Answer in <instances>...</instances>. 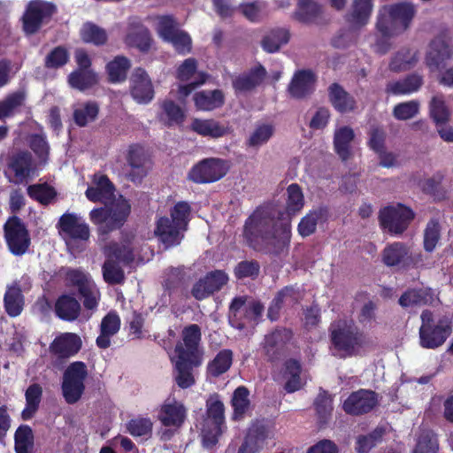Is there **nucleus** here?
Returning <instances> with one entry per match:
<instances>
[{
	"mask_svg": "<svg viewBox=\"0 0 453 453\" xmlns=\"http://www.w3.org/2000/svg\"><path fill=\"white\" fill-rule=\"evenodd\" d=\"M287 212L275 220L266 209L257 210L246 221L243 235L254 249L279 253L289 243L290 216L302 210L304 197L300 187L291 184L287 188Z\"/></svg>",
	"mask_w": 453,
	"mask_h": 453,
	"instance_id": "nucleus-1",
	"label": "nucleus"
},
{
	"mask_svg": "<svg viewBox=\"0 0 453 453\" xmlns=\"http://www.w3.org/2000/svg\"><path fill=\"white\" fill-rule=\"evenodd\" d=\"M114 187L110 180L103 174H95L86 190V196L91 202L110 203L105 208L95 209L90 212V219L98 226L102 233L120 227L130 212L128 202L119 196L115 197Z\"/></svg>",
	"mask_w": 453,
	"mask_h": 453,
	"instance_id": "nucleus-2",
	"label": "nucleus"
},
{
	"mask_svg": "<svg viewBox=\"0 0 453 453\" xmlns=\"http://www.w3.org/2000/svg\"><path fill=\"white\" fill-rule=\"evenodd\" d=\"M416 14L415 6L408 2L385 4L379 10L376 29L386 37L403 34Z\"/></svg>",
	"mask_w": 453,
	"mask_h": 453,
	"instance_id": "nucleus-3",
	"label": "nucleus"
},
{
	"mask_svg": "<svg viewBox=\"0 0 453 453\" xmlns=\"http://www.w3.org/2000/svg\"><path fill=\"white\" fill-rule=\"evenodd\" d=\"M426 63L430 71L438 76L441 83L447 86L453 84L451 38L449 35H440L431 42Z\"/></svg>",
	"mask_w": 453,
	"mask_h": 453,
	"instance_id": "nucleus-4",
	"label": "nucleus"
},
{
	"mask_svg": "<svg viewBox=\"0 0 453 453\" xmlns=\"http://www.w3.org/2000/svg\"><path fill=\"white\" fill-rule=\"evenodd\" d=\"M331 342L335 356L355 354L364 343V338L351 320L340 319L331 326Z\"/></svg>",
	"mask_w": 453,
	"mask_h": 453,
	"instance_id": "nucleus-5",
	"label": "nucleus"
},
{
	"mask_svg": "<svg viewBox=\"0 0 453 453\" xmlns=\"http://www.w3.org/2000/svg\"><path fill=\"white\" fill-rule=\"evenodd\" d=\"M224 404L216 394L206 401V418L201 427L203 445L206 448L214 446L224 432L225 426Z\"/></svg>",
	"mask_w": 453,
	"mask_h": 453,
	"instance_id": "nucleus-6",
	"label": "nucleus"
},
{
	"mask_svg": "<svg viewBox=\"0 0 453 453\" xmlns=\"http://www.w3.org/2000/svg\"><path fill=\"white\" fill-rule=\"evenodd\" d=\"M421 326L419 328V343L425 349H435L441 346L451 334V319H440L434 321L429 311L421 314Z\"/></svg>",
	"mask_w": 453,
	"mask_h": 453,
	"instance_id": "nucleus-7",
	"label": "nucleus"
},
{
	"mask_svg": "<svg viewBox=\"0 0 453 453\" xmlns=\"http://www.w3.org/2000/svg\"><path fill=\"white\" fill-rule=\"evenodd\" d=\"M88 376L83 362H73L65 370L61 383L62 395L68 404L76 403L85 391V381Z\"/></svg>",
	"mask_w": 453,
	"mask_h": 453,
	"instance_id": "nucleus-8",
	"label": "nucleus"
},
{
	"mask_svg": "<svg viewBox=\"0 0 453 453\" xmlns=\"http://www.w3.org/2000/svg\"><path fill=\"white\" fill-rule=\"evenodd\" d=\"M106 261L103 266V276L110 284H119L124 280L121 265L133 260L134 255L129 242L113 244L106 250Z\"/></svg>",
	"mask_w": 453,
	"mask_h": 453,
	"instance_id": "nucleus-9",
	"label": "nucleus"
},
{
	"mask_svg": "<svg viewBox=\"0 0 453 453\" xmlns=\"http://www.w3.org/2000/svg\"><path fill=\"white\" fill-rule=\"evenodd\" d=\"M422 261V255L403 242H393L385 247L382 262L389 267L407 268Z\"/></svg>",
	"mask_w": 453,
	"mask_h": 453,
	"instance_id": "nucleus-10",
	"label": "nucleus"
},
{
	"mask_svg": "<svg viewBox=\"0 0 453 453\" xmlns=\"http://www.w3.org/2000/svg\"><path fill=\"white\" fill-rule=\"evenodd\" d=\"M413 218V211L401 203L387 206L380 211L381 226L392 234H402Z\"/></svg>",
	"mask_w": 453,
	"mask_h": 453,
	"instance_id": "nucleus-11",
	"label": "nucleus"
},
{
	"mask_svg": "<svg viewBox=\"0 0 453 453\" xmlns=\"http://www.w3.org/2000/svg\"><path fill=\"white\" fill-rule=\"evenodd\" d=\"M4 174L9 181L20 184L35 175V166L30 153L20 151L13 153L8 159Z\"/></svg>",
	"mask_w": 453,
	"mask_h": 453,
	"instance_id": "nucleus-12",
	"label": "nucleus"
},
{
	"mask_svg": "<svg viewBox=\"0 0 453 453\" xmlns=\"http://www.w3.org/2000/svg\"><path fill=\"white\" fill-rule=\"evenodd\" d=\"M59 234L68 249L73 252L76 241H85L89 237V229L83 219L75 213H65L58 221Z\"/></svg>",
	"mask_w": 453,
	"mask_h": 453,
	"instance_id": "nucleus-13",
	"label": "nucleus"
},
{
	"mask_svg": "<svg viewBox=\"0 0 453 453\" xmlns=\"http://www.w3.org/2000/svg\"><path fill=\"white\" fill-rule=\"evenodd\" d=\"M196 61L194 58H187L177 69L176 77L180 82L187 84L180 85L178 88V98L184 99L196 87L205 83L207 74L196 70Z\"/></svg>",
	"mask_w": 453,
	"mask_h": 453,
	"instance_id": "nucleus-14",
	"label": "nucleus"
},
{
	"mask_svg": "<svg viewBox=\"0 0 453 453\" xmlns=\"http://www.w3.org/2000/svg\"><path fill=\"white\" fill-rule=\"evenodd\" d=\"M66 280L71 285L78 288L84 298L85 308L94 310L97 307L100 293L88 274L80 270H70L66 273Z\"/></svg>",
	"mask_w": 453,
	"mask_h": 453,
	"instance_id": "nucleus-15",
	"label": "nucleus"
},
{
	"mask_svg": "<svg viewBox=\"0 0 453 453\" xmlns=\"http://www.w3.org/2000/svg\"><path fill=\"white\" fill-rule=\"evenodd\" d=\"M200 340L201 332L197 325L185 327L182 330L181 341L176 344L173 356L203 361V353L199 347Z\"/></svg>",
	"mask_w": 453,
	"mask_h": 453,
	"instance_id": "nucleus-16",
	"label": "nucleus"
},
{
	"mask_svg": "<svg viewBox=\"0 0 453 453\" xmlns=\"http://www.w3.org/2000/svg\"><path fill=\"white\" fill-rule=\"evenodd\" d=\"M430 116L434 120L440 136L446 142H453L450 126L451 111L442 96H435L430 102Z\"/></svg>",
	"mask_w": 453,
	"mask_h": 453,
	"instance_id": "nucleus-17",
	"label": "nucleus"
},
{
	"mask_svg": "<svg viewBox=\"0 0 453 453\" xmlns=\"http://www.w3.org/2000/svg\"><path fill=\"white\" fill-rule=\"evenodd\" d=\"M188 409L181 401L167 397L158 407L157 418L166 427L180 428L185 422Z\"/></svg>",
	"mask_w": 453,
	"mask_h": 453,
	"instance_id": "nucleus-18",
	"label": "nucleus"
},
{
	"mask_svg": "<svg viewBox=\"0 0 453 453\" xmlns=\"http://www.w3.org/2000/svg\"><path fill=\"white\" fill-rule=\"evenodd\" d=\"M227 172L226 163L218 158H208L196 165L189 172L188 177L196 183L217 181Z\"/></svg>",
	"mask_w": 453,
	"mask_h": 453,
	"instance_id": "nucleus-19",
	"label": "nucleus"
},
{
	"mask_svg": "<svg viewBox=\"0 0 453 453\" xmlns=\"http://www.w3.org/2000/svg\"><path fill=\"white\" fill-rule=\"evenodd\" d=\"M129 92L139 104H148L155 96L154 87L147 72L142 68L133 71L129 79Z\"/></svg>",
	"mask_w": 453,
	"mask_h": 453,
	"instance_id": "nucleus-20",
	"label": "nucleus"
},
{
	"mask_svg": "<svg viewBox=\"0 0 453 453\" xmlns=\"http://www.w3.org/2000/svg\"><path fill=\"white\" fill-rule=\"evenodd\" d=\"M5 239L12 253L24 254L30 243L27 231L18 218L10 219L4 226Z\"/></svg>",
	"mask_w": 453,
	"mask_h": 453,
	"instance_id": "nucleus-21",
	"label": "nucleus"
},
{
	"mask_svg": "<svg viewBox=\"0 0 453 453\" xmlns=\"http://www.w3.org/2000/svg\"><path fill=\"white\" fill-rule=\"evenodd\" d=\"M127 165L124 167L122 174L133 182H140L147 174V157L143 147L134 144L129 146L127 154Z\"/></svg>",
	"mask_w": 453,
	"mask_h": 453,
	"instance_id": "nucleus-22",
	"label": "nucleus"
},
{
	"mask_svg": "<svg viewBox=\"0 0 453 453\" xmlns=\"http://www.w3.org/2000/svg\"><path fill=\"white\" fill-rule=\"evenodd\" d=\"M54 12V6L47 2L35 0L29 3L23 16V27L27 34H34L42 20Z\"/></svg>",
	"mask_w": 453,
	"mask_h": 453,
	"instance_id": "nucleus-23",
	"label": "nucleus"
},
{
	"mask_svg": "<svg viewBox=\"0 0 453 453\" xmlns=\"http://www.w3.org/2000/svg\"><path fill=\"white\" fill-rule=\"evenodd\" d=\"M377 403L374 392L362 389L350 394L343 402L342 408L348 414L359 415L372 410Z\"/></svg>",
	"mask_w": 453,
	"mask_h": 453,
	"instance_id": "nucleus-24",
	"label": "nucleus"
},
{
	"mask_svg": "<svg viewBox=\"0 0 453 453\" xmlns=\"http://www.w3.org/2000/svg\"><path fill=\"white\" fill-rule=\"evenodd\" d=\"M356 134L349 126H339L334 132V149L342 161L350 159L354 155Z\"/></svg>",
	"mask_w": 453,
	"mask_h": 453,
	"instance_id": "nucleus-25",
	"label": "nucleus"
},
{
	"mask_svg": "<svg viewBox=\"0 0 453 453\" xmlns=\"http://www.w3.org/2000/svg\"><path fill=\"white\" fill-rule=\"evenodd\" d=\"M281 376L284 380V389L288 393L298 391L306 384L301 364L296 358H289L284 362Z\"/></svg>",
	"mask_w": 453,
	"mask_h": 453,
	"instance_id": "nucleus-26",
	"label": "nucleus"
},
{
	"mask_svg": "<svg viewBox=\"0 0 453 453\" xmlns=\"http://www.w3.org/2000/svg\"><path fill=\"white\" fill-rule=\"evenodd\" d=\"M171 360L175 369V381L181 388H188L196 382L193 368L199 366L203 361H194L189 358H181L180 357L172 356Z\"/></svg>",
	"mask_w": 453,
	"mask_h": 453,
	"instance_id": "nucleus-27",
	"label": "nucleus"
},
{
	"mask_svg": "<svg viewBox=\"0 0 453 453\" xmlns=\"http://www.w3.org/2000/svg\"><path fill=\"white\" fill-rule=\"evenodd\" d=\"M81 347V338L73 333H64L57 336L50 346V351L58 357H70Z\"/></svg>",
	"mask_w": 453,
	"mask_h": 453,
	"instance_id": "nucleus-28",
	"label": "nucleus"
},
{
	"mask_svg": "<svg viewBox=\"0 0 453 453\" xmlns=\"http://www.w3.org/2000/svg\"><path fill=\"white\" fill-rule=\"evenodd\" d=\"M374 0H352L349 7V20L354 29L366 26L372 17Z\"/></svg>",
	"mask_w": 453,
	"mask_h": 453,
	"instance_id": "nucleus-29",
	"label": "nucleus"
},
{
	"mask_svg": "<svg viewBox=\"0 0 453 453\" xmlns=\"http://www.w3.org/2000/svg\"><path fill=\"white\" fill-rule=\"evenodd\" d=\"M157 118L162 125L173 127L183 123L186 113L184 110L173 100L165 99L159 104Z\"/></svg>",
	"mask_w": 453,
	"mask_h": 453,
	"instance_id": "nucleus-30",
	"label": "nucleus"
},
{
	"mask_svg": "<svg viewBox=\"0 0 453 453\" xmlns=\"http://www.w3.org/2000/svg\"><path fill=\"white\" fill-rule=\"evenodd\" d=\"M190 128L199 135L211 138H219L230 132L226 125L212 119H194Z\"/></svg>",
	"mask_w": 453,
	"mask_h": 453,
	"instance_id": "nucleus-31",
	"label": "nucleus"
},
{
	"mask_svg": "<svg viewBox=\"0 0 453 453\" xmlns=\"http://www.w3.org/2000/svg\"><path fill=\"white\" fill-rule=\"evenodd\" d=\"M126 42L129 46L136 47L141 50H146L150 48V33L147 28L142 25L138 18L130 19Z\"/></svg>",
	"mask_w": 453,
	"mask_h": 453,
	"instance_id": "nucleus-32",
	"label": "nucleus"
},
{
	"mask_svg": "<svg viewBox=\"0 0 453 453\" xmlns=\"http://www.w3.org/2000/svg\"><path fill=\"white\" fill-rule=\"evenodd\" d=\"M314 82L315 77L312 72L307 70L298 71L295 73L288 86V92L293 97H303L311 92Z\"/></svg>",
	"mask_w": 453,
	"mask_h": 453,
	"instance_id": "nucleus-33",
	"label": "nucleus"
},
{
	"mask_svg": "<svg viewBox=\"0 0 453 453\" xmlns=\"http://www.w3.org/2000/svg\"><path fill=\"white\" fill-rule=\"evenodd\" d=\"M266 74L265 69L257 65L249 73L241 74L233 80V87L236 92H246L258 86Z\"/></svg>",
	"mask_w": 453,
	"mask_h": 453,
	"instance_id": "nucleus-34",
	"label": "nucleus"
},
{
	"mask_svg": "<svg viewBox=\"0 0 453 453\" xmlns=\"http://www.w3.org/2000/svg\"><path fill=\"white\" fill-rule=\"evenodd\" d=\"M182 232L184 231L167 217L158 219L155 231L156 234L166 246L178 244L182 237Z\"/></svg>",
	"mask_w": 453,
	"mask_h": 453,
	"instance_id": "nucleus-35",
	"label": "nucleus"
},
{
	"mask_svg": "<svg viewBox=\"0 0 453 453\" xmlns=\"http://www.w3.org/2000/svg\"><path fill=\"white\" fill-rule=\"evenodd\" d=\"M120 328V319L116 312H109L101 322L100 334L96 339V344L101 349H106L111 344V338Z\"/></svg>",
	"mask_w": 453,
	"mask_h": 453,
	"instance_id": "nucleus-36",
	"label": "nucleus"
},
{
	"mask_svg": "<svg viewBox=\"0 0 453 453\" xmlns=\"http://www.w3.org/2000/svg\"><path fill=\"white\" fill-rule=\"evenodd\" d=\"M434 297V291L427 288L410 289L402 295L399 303L402 307L412 308L433 303Z\"/></svg>",
	"mask_w": 453,
	"mask_h": 453,
	"instance_id": "nucleus-37",
	"label": "nucleus"
},
{
	"mask_svg": "<svg viewBox=\"0 0 453 453\" xmlns=\"http://www.w3.org/2000/svg\"><path fill=\"white\" fill-rule=\"evenodd\" d=\"M328 96L332 105L340 112H348L356 107L355 99L336 83L329 87Z\"/></svg>",
	"mask_w": 453,
	"mask_h": 453,
	"instance_id": "nucleus-38",
	"label": "nucleus"
},
{
	"mask_svg": "<svg viewBox=\"0 0 453 453\" xmlns=\"http://www.w3.org/2000/svg\"><path fill=\"white\" fill-rule=\"evenodd\" d=\"M224 94L221 90L200 91L194 95L195 105L199 111H212L224 104Z\"/></svg>",
	"mask_w": 453,
	"mask_h": 453,
	"instance_id": "nucleus-39",
	"label": "nucleus"
},
{
	"mask_svg": "<svg viewBox=\"0 0 453 453\" xmlns=\"http://www.w3.org/2000/svg\"><path fill=\"white\" fill-rule=\"evenodd\" d=\"M55 311L60 319L72 321L78 318L81 305L74 297L64 295L58 299Z\"/></svg>",
	"mask_w": 453,
	"mask_h": 453,
	"instance_id": "nucleus-40",
	"label": "nucleus"
},
{
	"mask_svg": "<svg viewBox=\"0 0 453 453\" xmlns=\"http://www.w3.org/2000/svg\"><path fill=\"white\" fill-rule=\"evenodd\" d=\"M418 53L415 49L405 48L400 50L390 62V69L395 72L405 71L414 67L418 61Z\"/></svg>",
	"mask_w": 453,
	"mask_h": 453,
	"instance_id": "nucleus-41",
	"label": "nucleus"
},
{
	"mask_svg": "<svg viewBox=\"0 0 453 453\" xmlns=\"http://www.w3.org/2000/svg\"><path fill=\"white\" fill-rule=\"evenodd\" d=\"M422 83L420 75L411 74L403 80L388 83L387 90L394 95H409L418 91Z\"/></svg>",
	"mask_w": 453,
	"mask_h": 453,
	"instance_id": "nucleus-42",
	"label": "nucleus"
},
{
	"mask_svg": "<svg viewBox=\"0 0 453 453\" xmlns=\"http://www.w3.org/2000/svg\"><path fill=\"white\" fill-rule=\"evenodd\" d=\"M4 301L5 311L10 316L16 317L21 313L24 298L19 287L16 283L7 288Z\"/></svg>",
	"mask_w": 453,
	"mask_h": 453,
	"instance_id": "nucleus-43",
	"label": "nucleus"
},
{
	"mask_svg": "<svg viewBox=\"0 0 453 453\" xmlns=\"http://www.w3.org/2000/svg\"><path fill=\"white\" fill-rule=\"evenodd\" d=\"M289 33L286 28H276L269 31L262 41L263 49L269 53L278 51L289 41Z\"/></svg>",
	"mask_w": 453,
	"mask_h": 453,
	"instance_id": "nucleus-44",
	"label": "nucleus"
},
{
	"mask_svg": "<svg viewBox=\"0 0 453 453\" xmlns=\"http://www.w3.org/2000/svg\"><path fill=\"white\" fill-rule=\"evenodd\" d=\"M249 391L245 387H238L232 397V406L234 409L233 418L240 420L244 418L250 410V401L249 399Z\"/></svg>",
	"mask_w": 453,
	"mask_h": 453,
	"instance_id": "nucleus-45",
	"label": "nucleus"
},
{
	"mask_svg": "<svg viewBox=\"0 0 453 453\" xmlns=\"http://www.w3.org/2000/svg\"><path fill=\"white\" fill-rule=\"evenodd\" d=\"M266 438L265 431L250 429L237 453H259L265 446Z\"/></svg>",
	"mask_w": 453,
	"mask_h": 453,
	"instance_id": "nucleus-46",
	"label": "nucleus"
},
{
	"mask_svg": "<svg viewBox=\"0 0 453 453\" xmlns=\"http://www.w3.org/2000/svg\"><path fill=\"white\" fill-rule=\"evenodd\" d=\"M298 293L292 288H286L281 290L272 302L268 309V318L276 320L282 304L291 305L297 301Z\"/></svg>",
	"mask_w": 453,
	"mask_h": 453,
	"instance_id": "nucleus-47",
	"label": "nucleus"
},
{
	"mask_svg": "<svg viewBox=\"0 0 453 453\" xmlns=\"http://www.w3.org/2000/svg\"><path fill=\"white\" fill-rule=\"evenodd\" d=\"M99 108L96 103L78 104L73 110V119L80 127H85L96 120Z\"/></svg>",
	"mask_w": 453,
	"mask_h": 453,
	"instance_id": "nucleus-48",
	"label": "nucleus"
},
{
	"mask_svg": "<svg viewBox=\"0 0 453 453\" xmlns=\"http://www.w3.org/2000/svg\"><path fill=\"white\" fill-rule=\"evenodd\" d=\"M130 66L129 60L125 57L119 56L110 61L106 65L110 81L112 83L124 81Z\"/></svg>",
	"mask_w": 453,
	"mask_h": 453,
	"instance_id": "nucleus-49",
	"label": "nucleus"
},
{
	"mask_svg": "<svg viewBox=\"0 0 453 453\" xmlns=\"http://www.w3.org/2000/svg\"><path fill=\"white\" fill-rule=\"evenodd\" d=\"M97 81V74L92 70H75L68 77L69 85L81 91L92 87Z\"/></svg>",
	"mask_w": 453,
	"mask_h": 453,
	"instance_id": "nucleus-50",
	"label": "nucleus"
},
{
	"mask_svg": "<svg viewBox=\"0 0 453 453\" xmlns=\"http://www.w3.org/2000/svg\"><path fill=\"white\" fill-rule=\"evenodd\" d=\"M25 95L23 92L11 94L0 101V119L12 117L18 113L24 104Z\"/></svg>",
	"mask_w": 453,
	"mask_h": 453,
	"instance_id": "nucleus-51",
	"label": "nucleus"
},
{
	"mask_svg": "<svg viewBox=\"0 0 453 453\" xmlns=\"http://www.w3.org/2000/svg\"><path fill=\"white\" fill-rule=\"evenodd\" d=\"M274 134V127L266 122H261L255 126L250 133L248 144L250 147L258 148L265 144Z\"/></svg>",
	"mask_w": 453,
	"mask_h": 453,
	"instance_id": "nucleus-52",
	"label": "nucleus"
},
{
	"mask_svg": "<svg viewBox=\"0 0 453 453\" xmlns=\"http://www.w3.org/2000/svg\"><path fill=\"white\" fill-rule=\"evenodd\" d=\"M42 389L38 384H33L26 391V407L22 411L24 419L31 418L38 409Z\"/></svg>",
	"mask_w": 453,
	"mask_h": 453,
	"instance_id": "nucleus-53",
	"label": "nucleus"
},
{
	"mask_svg": "<svg viewBox=\"0 0 453 453\" xmlns=\"http://www.w3.org/2000/svg\"><path fill=\"white\" fill-rule=\"evenodd\" d=\"M232 364V352L225 349L220 351L214 359L208 364V372L214 377L226 372Z\"/></svg>",
	"mask_w": 453,
	"mask_h": 453,
	"instance_id": "nucleus-54",
	"label": "nucleus"
},
{
	"mask_svg": "<svg viewBox=\"0 0 453 453\" xmlns=\"http://www.w3.org/2000/svg\"><path fill=\"white\" fill-rule=\"evenodd\" d=\"M81 36L83 42L95 45H102L107 41L106 32L92 23H86L82 26Z\"/></svg>",
	"mask_w": 453,
	"mask_h": 453,
	"instance_id": "nucleus-55",
	"label": "nucleus"
},
{
	"mask_svg": "<svg viewBox=\"0 0 453 453\" xmlns=\"http://www.w3.org/2000/svg\"><path fill=\"white\" fill-rule=\"evenodd\" d=\"M325 212L322 210L312 211L306 214L298 225V233L303 237L309 236L314 233L316 226L324 218Z\"/></svg>",
	"mask_w": 453,
	"mask_h": 453,
	"instance_id": "nucleus-56",
	"label": "nucleus"
},
{
	"mask_svg": "<svg viewBox=\"0 0 453 453\" xmlns=\"http://www.w3.org/2000/svg\"><path fill=\"white\" fill-rule=\"evenodd\" d=\"M15 449L17 453H31L33 449V433L27 426H21L15 433Z\"/></svg>",
	"mask_w": 453,
	"mask_h": 453,
	"instance_id": "nucleus-57",
	"label": "nucleus"
},
{
	"mask_svg": "<svg viewBox=\"0 0 453 453\" xmlns=\"http://www.w3.org/2000/svg\"><path fill=\"white\" fill-rule=\"evenodd\" d=\"M152 25L158 35L165 41L179 28L171 16H157L152 19Z\"/></svg>",
	"mask_w": 453,
	"mask_h": 453,
	"instance_id": "nucleus-58",
	"label": "nucleus"
},
{
	"mask_svg": "<svg viewBox=\"0 0 453 453\" xmlns=\"http://www.w3.org/2000/svg\"><path fill=\"white\" fill-rule=\"evenodd\" d=\"M170 42L176 51L180 54H188L192 48V40L188 33L183 30L178 29L165 40Z\"/></svg>",
	"mask_w": 453,
	"mask_h": 453,
	"instance_id": "nucleus-59",
	"label": "nucleus"
},
{
	"mask_svg": "<svg viewBox=\"0 0 453 453\" xmlns=\"http://www.w3.org/2000/svg\"><path fill=\"white\" fill-rule=\"evenodd\" d=\"M190 216V206L186 202H179L171 210V219L183 231L186 230Z\"/></svg>",
	"mask_w": 453,
	"mask_h": 453,
	"instance_id": "nucleus-60",
	"label": "nucleus"
},
{
	"mask_svg": "<svg viewBox=\"0 0 453 453\" xmlns=\"http://www.w3.org/2000/svg\"><path fill=\"white\" fill-rule=\"evenodd\" d=\"M441 237V226L435 220L427 223L424 233V249L431 252L433 251Z\"/></svg>",
	"mask_w": 453,
	"mask_h": 453,
	"instance_id": "nucleus-61",
	"label": "nucleus"
},
{
	"mask_svg": "<svg viewBox=\"0 0 453 453\" xmlns=\"http://www.w3.org/2000/svg\"><path fill=\"white\" fill-rule=\"evenodd\" d=\"M291 332L288 329L277 330L271 334L266 335L265 339V348L267 353L270 354L274 348H281L291 339Z\"/></svg>",
	"mask_w": 453,
	"mask_h": 453,
	"instance_id": "nucleus-62",
	"label": "nucleus"
},
{
	"mask_svg": "<svg viewBox=\"0 0 453 453\" xmlns=\"http://www.w3.org/2000/svg\"><path fill=\"white\" fill-rule=\"evenodd\" d=\"M28 196L41 203H49L56 193L54 189L47 184H35L27 188Z\"/></svg>",
	"mask_w": 453,
	"mask_h": 453,
	"instance_id": "nucleus-63",
	"label": "nucleus"
},
{
	"mask_svg": "<svg viewBox=\"0 0 453 453\" xmlns=\"http://www.w3.org/2000/svg\"><path fill=\"white\" fill-rule=\"evenodd\" d=\"M419 111L418 101L411 100L396 104L393 110V115L396 119L407 120L415 117Z\"/></svg>",
	"mask_w": 453,
	"mask_h": 453,
	"instance_id": "nucleus-64",
	"label": "nucleus"
}]
</instances>
